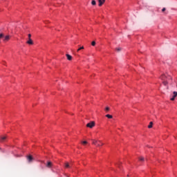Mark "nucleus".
I'll use <instances>...</instances> for the list:
<instances>
[{
	"instance_id": "1",
	"label": "nucleus",
	"mask_w": 177,
	"mask_h": 177,
	"mask_svg": "<svg viewBox=\"0 0 177 177\" xmlns=\"http://www.w3.org/2000/svg\"><path fill=\"white\" fill-rule=\"evenodd\" d=\"M160 80H162L163 85L167 86L169 81L172 80V77L168 75L163 74L160 76Z\"/></svg>"
},
{
	"instance_id": "2",
	"label": "nucleus",
	"mask_w": 177,
	"mask_h": 177,
	"mask_svg": "<svg viewBox=\"0 0 177 177\" xmlns=\"http://www.w3.org/2000/svg\"><path fill=\"white\" fill-rule=\"evenodd\" d=\"M92 144L97 146V147H100V146H103V145H104L102 141L97 140H92Z\"/></svg>"
},
{
	"instance_id": "3",
	"label": "nucleus",
	"mask_w": 177,
	"mask_h": 177,
	"mask_svg": "<svg viewBox=\"0 0 177 177\" xmlns=\"http://www.w3.org/2000/svg\"><path fill=\"white\" fill-rule=\"evenodd\" d=\"M87 128H93V127H95V122L92 121L90 122L89 123H88L86 124Z\"/></svg>"
},
{
	"instance_id": "4",
	"label": "nucleus",
	"mask_w": 177,
	"mask_h": 177,
	"mask_svg": "<svg viewBox=\"0 0 177 177\" xmlns=\"http://www.w3.org/2000/svg\"><path fill=\"white\" fill-rule=\"evenodd\" d=\"M26 158L28 162H32V160H34V158H32V156L31 155L28 156Z\"/></svg>"
},
{
	"instance_id": "5",
	"label": "nucleus",
	"mask_w": 177,
	"mask_h": 177,
	"mask_svg": "<svg viewBox=\"0 0 177 177\" xmlns=\"http://www.w3.org/2000/svg\"><path fill=\"white\" fill-rule=\"evenodd\" d=\"M176 96H177V92L176 91H174L173 92L172 97L170 98V100H171V101L175 100V97H176Z\"/></svg>"
},
{
	"instance_id": "6",
	"label": "nucleus",
	"mask_w": 177,
	"mask_h": 177,
	"mask_svg": "<svg viewBox=\"0 0 177 177\" xmlns=\"http://www.w3.org/2000/svg\"><path fill=\"white\" fill-rule=\"evenodd\" d=\"M26 44H28V45H33L34 41H32V39H28V41H26Z\"/></svg>"
},
{
	"instance_id": "7",
	"label": "nucleus",
	"mask_w": 177,
	"mask_h": 177,
	"mask_svg": "<svg viewBox=\"0 0 177 177\" xmlns=\"http://www.w3.org/2000/svg\"><path fill=\"white\" fill-rule=\"evenodd\" d=\"M98 2H99L98 6H102L103 5V3H104V2H106V0H98Z\"/></svg>"
},
{
	"instance_id": "8",
	"label": "nucleus",
	"mask_w": 177,
	"mask_h": 177,
	"mask_svg": "<svg viewBox=\"0 0 177 177\" xmlns=\"http://www.w3.org/2000/svg\"><path fill=\"white\" fill-rule=\"evenodd\" d=\"M3 38L4 41H9V39H10V36L6 35V37H3Z\"/></svg>"
},
{
	"instance_id": "9",
	"label": "nucleus",
	"mask_w": 177,
	"mask_h": 177,
	"mask_svg": "<svg viewBox=\"0 0 177 177\" xmlns=\"http://www.w3.org/2000/svg\"><path fill=\"white\" fill-rule=\"evenodd\" d=\"M46 167L47 168H52V162H48Z\"/></svg>"
},
{
	"instance_id": "10",
	"label": "nucleus",
	"mask_w": 177,
	"mask_h": 177,
	"mask_svg": "<svg viewBox=\"0 0 177 177\" xmlns=\"http://www.w3.org/2000/svg\"><path fill=\"white\" fill-rule=\"evenodd\" d=\"M66 57L68 60H73V57L68 54H66Z\"/></svg>"
},
{
	"instance_id": "11",
	"label": "nucleus",
	"mask_w": 177,
	"mask_h": 177,
	"mask_svg": "<svg viewBox=\"0 0 177 177\" xmlns=\"http://www.w3.org/2000/svg\"><path fill=\"white\" fill-rule=\"evenodd\" d=\"M139 161H141V162H143L145 161V158L143 156L138 158Z\"/></svg>"
},
{
	"instance_id": "12",
	"label": "nucleus",
	"mask_w": 177,
	"mask_h": 177,
	"mask_svg": "<svg viewBox=\"0 0 177 177\" xmlns=\"http://www.w3.org/2000/svg\"><path fill=\"white\" fill-rule=\"evenodd\" d=\"M148 128H153V122H150Z\"/></svg>"
},
{
	"instance_id": "13",
	"label": "nucleus",
	"mask_w": 177,
	"mask_h": 177,
	"mask_svg": "<svg viewBox=\"0 0 177 177\" xmlns=\"http://www.w3.org/2000/svg\"><path fill=\"white\" fill-rule=\"evenodd\" d=\"M6 139V136L1 137V142H5Z\"/></svg>"
},
{
	"instance_id": "14",
	"label": "nucleus",
	"mask_w": 177,
	"mask_h": 177,
	"mask_svg": "<svg viewBox=\"0 0 177 177\" xmlns=\"http://www.w3.org/2000/svg\"><path fill=\"white\" fill-rule=\"evenodd\" d=\"M65 168H70V164L68 162L65 163Z\"/></svg>"
},
{
	"instance_id": "15",
	"label": "nucleus",
	"mask_w": 177,
	"mask_h": 177,
	"mask_svg": "<svg viewBox=\"0 0 177 177\" xmlns=\"http://www.w3.org/2000/svg\"><path fill=\"white\" fill-rule=\"evenodd\" d=\"M106 117L109 119L113 118V115L109 114L106 115Z\"/></svg>"
},
{
	"instance_id": "16",
	"label": "nucleus",
	"mask_w": 177,
	"mask_h": 177,
	"mask_svg": "<svg viewBox=\"0 0 177 177\" xmlns=\"http://www.w3.org/2000/svg\"><path fill=\"white\" fill-rule=\"evenodd\" d=\"M91 5H93V6L96 5V1L93 0V1H91Z\"/></svg>"
},
{
	"instance_id": "17",
	"label": "nucleus",
	"mask_w": 177,
	"mask_h": 177,
	"mask_svg": "<svg viewBox=\"0 0 177 177\" xmlns=\"http://www.w3.org/2000/svg\"><path fill=\"white\" fill-rule=\"evenodd\" d=\"M3 37H5V35H3V33H1L0 34V39H2V38H3Z\"/></svg>"
},
{
	"instance_id": "18",
	"label": "nucleus",
	"mask_w": 177,
	"mask_h": 177,
	"mask_svg": "<svg viewBox=\"0 0 177 177\" xmlns=\"http://www.w3.org/2000/svg\"><path fill=\"white\" fill-rule=\"evenodd\" d=\"M122 49V48H116V50H117L118 52H121Z\"/></svg>"
},
{
	"instance_id": "19",
	"label": "nucleus",
	"mask_w": 177,
	"mask_h": 177,
	"mask_svg": "<svg viewBox=\"0 0 177 177\" xmlns=\"http://www.w3.org/2000/svg\"><path fill=\"white\" fill-rule=\"evenodd\" d=\"M110 111V108L109 106L105 108V111Z\"/></svg>"
},
{
	"instance_id": "20",
	"label": "nucleus",
	"mask_w": 177,
	"mask_h": 177,
	"mask_svg": "<svg viewBox=\"0 0 177 177\" xmlns=\"http://www.w3.org/2000/svg\"><path fill=\"white\" fill-rule=\"evenodd\" d=\"M91 45H92V46H95V45H96V42L95 41H92Z\"/></svg>"
},
{
	"instance_id": "21",
	"label": "nucleus",
	"mask_w": 177,
	"mask_h": 177,
	"mask_svg": "<svg viewBox=\"0 0 177 177\" xmlns=\"http://www.w3.org/2000/svg\"><path fill=\"white\" fill-rule=\"evenodd\" d=\"M82 49H84V46H82L80 48H79L77 50V52H78L79 50H82Z\"/></svg>"
},
{
	"instance_id": "22",
	"label": "nucleus",
	"mask_w": 177,
	"mask_h": 177,
	"mask_svg": "<svg viewBox=\"0 0 177 177\" xmlns=\"http://www.w3.org/2000/svg\"><path fill=\"white\" fill-rule=\"evenodd\" d=\"M28 39H31V34H28Z\"/></svg>"
},
{
	"instance_id": "23",
	"label": "nucleus",
	"mask_w": 177,
	"mask_h": 177,
	"mask_svg": "<svg viewBox=\"0 0 177 177\" xmlns=\"http://www.w3.org/2000/svg\"><path fill=\"white\" fill-rule=\"evenodd\" d=\"M165 10H167V8H163L162 9V12H165Z\"/></svg>"
},
{
	"instance_id": "24",
	"label": "nucleus",
	"mask_w": 177,
	"mask_h": 177,
	"mask_svg": "<svg viewBox=\"0 0 177 177\" xmlns=\"http://www.w3.org/2000/svg\"><path fill=\"white\" fill-rule=\"evenodd\" d=\"M87 143H88V142H86V141L82 142V144H83V145H86Z\"/></svg>"
}]
</instances>
